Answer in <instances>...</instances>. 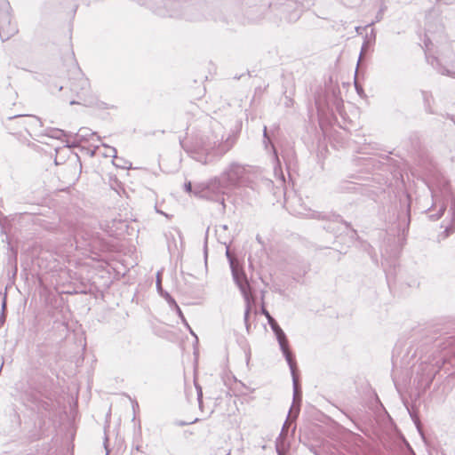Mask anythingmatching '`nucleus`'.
I'll return each mask as SVG.
<instances>
[{
    "label": "nucleus",
    "mask_w": 455,
    "mask_h": 455,
    "mask_svg": "<svg viewBox=\"0 0 455 455\" xmlns=\"http://www.w3.org/2000/svg\"><path fill=\"white\" fill-rule=\"evenodd\" d=\"M235 143L234 136H228L225 141L216 145L202 142L201 145L192 154V157L203 164H207L222 157L228 152Z\"/></svg>",
    "instance_id": "obj_1"
},
{
    "label": "nucleus",
    "mask_w": 455,
    "mask_h": 455,
    "mask_svg": "<svg viewBox=\"0 0 455 455\" xmlns=\"http://www.w3.org/2000/svg\"><path fill=\"white\" fill-rule=\"evenodd\" d=\"M228 187L224 180L220 177H214L205 183H199L195 186L194 195L196 196L219 202L224 205L222 196Z\"/></svg>",
    "instance_id": "obj_2"
},
{
    "label": "nucleus",
    "mask_w": 455,
    "mask_h": 455,
    "mask_svg": "<svg viewBox=\"0 0 455 455\" xmlns=\"http://www.w3.org/2000/svg\"><path fill=\"white\" fill-rule=\"evenodd\" d=\"M246 167L239 163H231L227 169L221 173V178L225 183L230 188L238 187L243 180L246 174Z\"/></svg>",
    "instance_id": "obj_3"
},
{
    "label": "nucleus",
    "mask_w": 455,
    "mask_h": 455,
    "mask_svg": "<svg viewBox=\"0 0 455 455\" xmlns=\"http://www.w3.org/2000/svg\"><path fill=\"white\" fill-rule=\"evenodd\" d=\"M436 188L443 197H451V206L449 210L451 214V221L444 229L445 237H448L455 232V195L451 192L450 183L447 180H439L436 184Z\"/></svg>",
    "instance_id": "obj_4"
},
{
    "label": "nucleus",
    "mask_w": 455,
    "mask_h": 455,
    "mask_svg": "<svg viewBox=\"0 0 455 455\" xmlns=\"http://www.w3.org/2000/svg\"><path fill=\"white\" fill-rule=\"evenodd\" d=\"M226 256L229 261L233 280L239 288L241 293L243 294V297L251 295V286L248 283L244 271L235 265L228 250H227L226 251Z\"/></svg>",
    "instance_id": "obj_5"
},
{
    "label": "nucleus",
    "mask_w": 455,
    "mask_h": 455,
    "mask_svg": "<svg viewBox=\"0 0 455 455\" xmlns=\"http://www.w3.org/2000/svg\"><path fill=\"white\" fill-rule=\"evenodd\" d=\"M290 371L293 384V403L290 409L288 417L290 419H294L299 416L300 411L302 402V390L296 376V363H292V368H290Z\"/></svg>",
    "instance_id": "obj_6"
},
{
    "label": "nucleus",
    "mask_w": 455,
    "mask_h": 455,
    "mask_svg": "<svg viewBox=\"0 0 455 455\" xmlns=\"http://www.w3.org/2000/svg\"><path fill=\"white\" fill-rule=\"evenodd\" d=\"M272 331L277 339V342L280 347V350L285 358L286 363L289 365V368H292V363H296L294 355L289 349L288 339L286 337L285 332L279 326V324H272Z\"/></svg>",
    "instance_id": "obj_7"
},
{
    "label": "nucleus",
    "mask_w": 455,
    "mask_h": 455,
    "mask_svg": "<svg viewBox=\"0 0 455 455\" xmlns=\"http://www.w3.org/2000/svg\"><path fill=\"white\" fill-rule=\"evenodd\" d=\"M72 72L76 77L73 78L74 81H69L70 91L76 93L78 96L80 94H85L89 89V80L84 77L76 64L73 65Z\"/></svg>",
    "instance_id": "obj_8"
},
{
    "label": "nucleus",
    "mask_w": 455,
    "mask_h": 455,
    "mask_svg": "<svg viewBox=\"0 0 455 455\" xmlns=\"http://www.w3.org/2000/svg\"><path fill=\"white\" fill-rule=\"evenodd\" d=\"M60 135L56 136L58 139L65 138H74V143L86 142L89 141L92 138L97 137V140H100V137L96 132H92L91 129L87 127H82L78 130L76 133L67 132L63 130H57Z\"/></svg>",
    "instance_id": "obj_9"
},
{
    "label": "nucleus",
    "mask_w": 455,
    "mask_h": 455,
    "mask_svg": "<svg viewBox=\"0 0 455 455\" xmlns=\"http://www.w3.org/2000/svg\"><path fill=\"white\" fill-rule=\"evenodd\" d=\"M245 300V310H244V315H243V321L246 327L247 331L250 330V323H249V317L251 311L252 304L254 303V299L252 295H249L246 297H243Z\"/></svg>",
    "instance_id": "obj_10"
},
{
    "label": "nucleus",
    "mask_w": 455,
    "mask_h": 455,
    "mask_svg": "<svg viewBox=\"0 0 455 455\" xmlns=\"http://www.w3.org/2000/svg\"><path fill=\"white\" fill-rule=\"evenodd\" d=\"M264 294H265V291H262V298H261L262 299H264ZM260 313L263 315L266 316V318L267 320V323H268V324L270 325L271 328H272V324H277V322L275 321V319L267 310L263 300H262V304H261V307H260Z\"/></svg>",
    "instance_id": "obj_11"
},
{
    "label": "nucleus",
    "mask_w": 455,
    "mask_h": 455,
    "mask_svg": "<svg viewBox=\"0 0 455 455\" xmlns=\"http://www.w3.org/2000/svg\"><path fill=\"white\" fill-rule=\"evenodd\" d=\"M156 290H157V292L159 293V295L161 297L164 296V292H167L166 291H164L163 289V284H162V273L160 271H158L156 273Z\"/></svg>",
    "instance_id": "obj_12"
},
{
    "label": "nucleus",
    "mask_w": 455,
    "mask_h": 455,
    "mask_svg": "<svg viewBox=\"0 0 455 455\" xmlns=\"http://www.w3.org/2000/svg\"><path fill=\"white\" fill-rule=\"evenodd\" d=\"M445 211H446V204H445V202H443V204H442L438 212L436 214L430 215L429 219L431 220H433V221L437 220H439L440 218L443 217V215L444 214Z\"/></svg>",
    "instance_id": "obj_13"
},
{
    "label": "nucleus",
    "mask_w": 455,
    "mask_h": 455,
    "mask_svg": "<svg viewBox=\"0 0 455 455\" xmlns=\"http://www.w3.org/2000/svg\"><path fill=\"white\" fill-rule=\"evenodd\" d=\"M162 298H164L166 300V302L172 309L178 308L179 305L177 304L176 300L170 295L169 292H164Z\"/></svg>",
    "instance_id": "obj_14"
},
{
    "label": "nucleus",
    "mask_w": 455,
    "mask_h": 455,
    "mask_svg": "<svg viewBox=\"0 0 455 455\" xmlns=\"http://www.w3.org/2000/svg\"><path fill=\"white\" fill-rule=\"evenodd\" d=\"M76 162L77 163H75V164H68L65 165V169L68 172H76V167H77V164L79 165V168L81 169L82 168V164H81V162L79 160V157L76 156Z\"/></svg>",
    "instance_id": "obj_15"
},
{
    "label": "nucleus",
    "mask_w": 455,
    "mask_h": 455,
    "mask_svg": "<svg viewBox=\"0 0 455 455\" xmlns=\"http://www.w3.org/2000/svg\"><path fill=\"white\" fill-rule=\"evenodd\" d=\"M174 310L176 311V313H177L178 316L180 318V320L182 321V323H184L188 326V329H189V331H190V333H191L192 335H194V336H195V333H194V331H192V329L189 327V325L188 324L187 320H186V318H185V316H184V315H183V313H182V311H181L180 307H178V308H175Z\"/></svg>",
    "instance_id": "obj_16"
},
{
    "label": "nucleus",
    "mask_w": 455,
    "mask_h": 455,
    "mask_svg": "<svg viewBox=\"0 0 455 455\" xmlns=\"http://www.w3.org/2000/svg\"><path fill=\"white\" fill-rule=\"evenodd\" d=\"M49 89L52 93H55V92H60L63 89V85H60L57 84H50Z\"/></svg>",
    "instance_id": "obj_17"
},
{
    "label": "nucleus",
    "mask_w": 455,
    "mask_h": 455,
    "mask_svg": "<svg viewBox=\"0 0 455 455\" xmlns=\"http://www.w3.org/2000/svg\"><path fill=\"white\" fill-rule=\"evenodd\" d=\"M103 146L107 148V152L104 154L106 156H113L115 157L116 155V149L112 147H108L103 144Z\"/></svg>",
    "instance_id": "obj_18"
},
{
    "label": "nucleus",
    "mask_w": 455,
    "mask_h": 455,
    "mask_svg": "<svg viewBox=\"0 0 455 455\" xmlns=\"http://www.w3.org/2000/svg\"><path fill=\"white\" fill-rule=\"evenodd\" d=\"M196 388L198 402H199V403H202V399H203V390H202V387L199 385L196 384Z\"/></svg>",
    "instance_id": "obj_19"
},
{
    "label": "nucleus",
    "mask_w": 455,
    "mask_h": 455,
    "mask_svg": "<svg viewBox=\"0 0 455 455\" xmlns=\"http://www.w3.org/2000/svg\"><path fill=\"white\" fill-rule=\"evenodd\" d=\"M184 189L188 193H193L194 194V191H195V188L193 189V186H192V183L190 181L186 182L184 184Z\"/></svg>",
    "instance_id": "obj_20"
},
{
    "label": "nucleus",
    "mask_w": 455,
    "mask_h": 455,
    "mask_svg": "<svg viewBox=\"0 0 455 455\" xmlns=\"http://www.w3.org/2000/svg\"><path fill=\"white\" fill-rule=\"evenodd\" d=\"M442 75H445V76H452L453 75H455V72L452 73L451 72L448 68H442V70L440 71Z\"/></svg>",
    "instance_id": "obj_21"
},
{
    "label": "nucleus",
    "mask_w": 455,
    "mask_h": 455,
    "mask_svg": "<svg viewBox=\"0 0 455 455\" xmlns=\"http://www.w3.org/2000/svg\"><path fill=\"white\" fill-rule=\"evenodd\" d=\"M267 142H270V139L267 134V126H264V143L267 145Z\"/></svg>",
    "instance_id": "obj_22"
},
{
    "label": "nucleus",
    "mask_w": 455,
    "mask_h": 455,
    "mask_svg": "<svg viewBox=\"0 0 455 455\" xmlns=\"http://www.w3.org/2000/svg\"><path fill=\"white\" fill-rule=\"evenodd\" d=\"M428 188L431 191V195L433 198H436L438 196V192L435 188H434L432 186L428 185Z\"/></svg>",
    "instance_id": "obj_23"
},
{
    "label": "nucleus",
    "mask_w": 455,
    "mask_h": 455,
    "mask_svg": "<svg viewBox=\"0 0 455 455\" xmlns=\"http://www.w3.org/2000/svg\"><path fill=\"white\" fill-rule=\"evenodd\" d=\"M384 9L381 8L376 15V21H379L383 17Z\"/></svg>",
    "instance_id": "obj_24"
},
{
    "label": "nucleus",
    "mask_w": 455,
    "mask_h": 455,
    "mask_svg": "<svg viewBox=\"0 0 455 455\" xmlns=\"http://www.w3.org/2000/svg\"><path fill=\"white\" fill-rule=\"evenodd\" d=\"M355 89H356V92L359 95H362V93H363V90L361 86L357 85L356 83H355Z\"/></svg>",
    "instance_id": "obj_25"
},
{
    "label": "nucleus",
    "mask_w": 455,
    "mask_h": 455,
    "mask_svg": "<svg viewBox=\"0 0 455 455\" xmlns=\"http://www.w3.org/2000/svg\"><path fill=\"white\" fill-rule=\"evenodd\" d=\"M276 451H277L278 455H283V451L278 443L276 444Z\"/></svg>",
    "instance_id": "obj_26"
},
{
    "label": "nucleus",
    "mask_w": 455,
    "mask_h": 455,
    "mask_svg": "<svg viewBox=\"0 0 455 455\" xmlns=\"http://www.w3.org/2000/svg\"><path fill=\"white\" fill-rule=\"evenodd\" d=\"M188 423H187V422H185V421H180V422H178V423H177V425H178V426H181V427H182V426H186V425H188Z\"/></svg>",
    "instance_id": "obj_27"
},
{
    "label": "nucleus",
    "mask_w": 455,
    "mask_h": 455,
    "mask_svg": "<svg viewBox=\"0 0 455 455\" xmlns=\"http://www.w3.org/2000/svg\"><path fill=\"white\" fill-rule=\"evenodd\" d=\"M20 115L14 116H10L9 119L11 120V119H13V118H16V117H20Z\"/></svg>",
    "instance_id": "obj_28"
},
{
    "label": "nucleus",
    "mask_w": 455,
    "mask_h": 455,
    "mask_svg": "<svg viewBox=\"0 0 455 455\" xmlns=\"http://www.w3.org/2000/svg\"><path fill=\"white\" fill-rule=\"evenodd\" d=\"M34 122L40 123V120L38 118H36V117H34Z\"/></svg>",
    "instance_id": "obj_29"
},
{
    "label": "nucleus",
    "mask_w": 455,
    "mask_h": 455,
    "mask_svg": "<svg viewBox=\"0 0 455 455\" xmlns=\"http://www.w3.org/2000/svg\"><path fill=\"white\" fill-rule=\"evenodd\" d=\"M273 150H274V154L275 156V157L277 158V156H276V149L273 147Z\"/></svg>",
    "instance_id": "obj_30"
},
{
    "label": "nucleus",
    "mask_w": 455,
    "mask_h": 455,
    "mask_svg": "<svg viewBox=\"0 0 455 455\" xmlns=\"http://www.w3.org/2000/svg\"><path fill=\"white\" fill-rule=\"evenodd\" d=\"M76 102L75 100H71V101H70V105H74V104H76Z\"/></svg>",
    "instance_id": "obj_31"
},
{
    "label": "nucleus",
    "mask_w": 455,
    "mask_h": 455,
    "mask_svg": "<svg viewBox=\"0 0 455 455\" xmlns=\"http://www.w3.org/2000/svg\"><path fill=\"white\" fill-rule=\"evenodd\" d=\"M335 218H336V220H339V219H341L340 216H335Z\"/></svg>",
    "instance_id": "obj_32"
},
{
    "label": "nucleus",
    "mask_w": 455,
    "mask_h": 455,
    "mask_svg": "<svg viewBox=\"0 0 455 455\" xmlns=\"http://www.w3.org/2000/svg\"><path fill=\"white\" fill-rule=\"evenodd\" d=\"M443 238H446V237H445V233H444V232H443V234H440V236H443Z\"/></svg>",
    "instance_id": "obj_33"
},
{
    "label": "nucleus",
    "mask_w": 455,
    "mask_h": 455,
    "mask_svg": "<svg viewBox=\"0 0 455 455\" xmlns=\"http://www.w3.org/2000/svg\"><path fill=\"white\" fill-rule=\"evenodd\" d=\"M5 4L8 8H10V4L8 2H6Z\"/></svg>",
    "instance_id": "obj_34"
},
{
    "label": "nucleus",
    "mask_w": 455,
    "mask_h": 455,
    "mask_svg": "<svg viewBox=\"0 0 455 455\" xmlns=\"http://www.w3.org/2000/svg\"><path fill=\"white\" fill-rule=\"evenodd\" d=\"M343 223H344L347 227H348V226H349V224H348L347 222H346V221H343Z\"/></svg>",
    "instance_id": "obj_35"
},
{
    "label": "nucleus",
    "mask_w": 455,
    "mask_h": 455,
    "mask_svg": "<svg viewBox=\"0 0 455 455\" xmlns=\"http://www.w3.org/2000/svg\"><path fill=\"white\" fill-rule=\"evenodd\" d=\"M285 426H286V423H284V425L283 426V431L284 430Z\"/></svg>",
    "instance_id": "obj_36"
},
{
    "label": "nucleus",
    "mask_w": 455,
    "mask_h": 455,
    "mask_svg": "<svg viewBox=\"0 0 455 455\" xmlns=\"http://www.w3.org/2000/svg\"><path fill=\"white\" fill-rule=\"evenodd\" d=\"M108 451H107V454H106V455H108Z\"/></svg>",
    "instance_id": "obj_37"
}]
</instances>
